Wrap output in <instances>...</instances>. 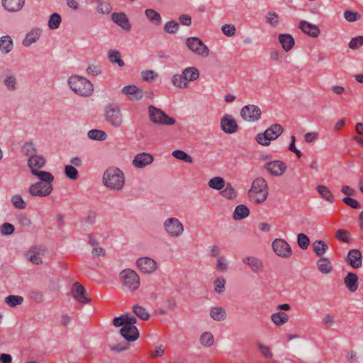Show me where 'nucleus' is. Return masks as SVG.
I'll list each match as a JSON object with an SVG mask.
<instances>
[{
    "label": "nucleus",
    "instance_id": "f257e3e1",
    "mask_svg": "<svg viewBox=\"0 0 363 363\" xmlns=\"http://www.w3.org/2000/svg\"><path fill=\"white\" fill-rule=\"evenodd\" d=\"M103 184L108 189L121 191L125 184L123 172L117 167H109L104 173Z\"/></svg>",
    "mask_w": 363,
    "mask_h": 363
},
{
    "label": "nucleus",
    "instance_id": "f03ea898",
    "mask_svg": "<svg viewBox=\"0 0 363 363\" xmlns=\"http://www.w3.org/2000/svg\"><path fill=\"white\" fill-rule=\"evenodd\" d=\"M68 84L74 93L82 96H91L94 91L92 83L80 76H71L68 79Z\"/></svg>",
    "mask_w": 363,
    "mask_h": 363
},
{
    "label": "nucleus",
    "instance_id": "7ed1b4c3",
    "mask_svg": "<svg viewBox=\"0 0 363 363\" xmlns=\"http://www.w3.org/2000/svg\"><path fill=\"white\" fill-rule=\"evenodd\" d=\"M104 116L106 122L115 128L121 127L124 123L121 108L116 103H110L104 106Z\"/></svg>",
    "mask_w": 363,
    "mask_h": 363
},
{
    "label": "nucleus",
    "instance_id": "20e7f679",
    "mask_svg": "<svg viewBox=\"0 0 363 363\" xmlns=\"http://www.w3.org/2000/svg\"><path fill=\"white\" fill-rule=\"evenodd\" d=\"M248 195L252 201L256 203L264 202L268 196L267 182L263 178L255 179L248 191Z\"/></svg>",
    "mask_w": 363,
    "mask_h": 363
},
{
    "label": "nucleus",
    "instance_id": "39448f33",
    "mask_svg": "<svg viewBox=\"0 0 363 363\" xmlns=\"http://www.w3.org/2000/svg\"><path fill=\"white\" fill-rule=\"evenodd\" d=\"M283 133V128L279 124H273L263 133H258L256 141L263 146H268L271 140H276Z\"/></svg>",
    "mask_w": 363,
    "mask_h": 363
},
{
    "label": "nucleus",
    "instance_id": "423d86ee",
    "mask_svg": "<svg viewBox=\"0 0 363 363\" xmlns=\"http://www.w3.org/2000/svg\"><path fill=\"white\" fill-rule=\"evenodd\" d=\"M120 279L123 286L130 291L137 290L140 286V277L133 269H125L120 272Z\"/></svg>",
    "mask_w": 363,
    "mask_h": 363
},
{
    "label": "nucleus",
    "instance_id": "0eeeda50",
    "mask_svg": "<svg viewBox=\"0 0 363 363\" xmlns=\"http://www.w3.org/2000/svg\"><path fill=\"white\" fill-rule=\"evenodd\" d=\"M148 112L150 120L155 124L172 125L176 123L174 118L169 116L160 108H156L152 105L148 107Z\"/></svg>",
    "mask_w": 363,
    "mask_h": 363
},
{
    "label": "nucleus",
    "instance_id": "6e6552de",
    "mask_svg": "<svg viewBox=\"0 0 363 363\" xmlns=\"http://www.w3.org/2000/svg\"><path fill=\"white\" fill-rule=\"evenodd\" d=\"M163 225L165 232L172 238L180 237L184 231L182 223L177 218H167L164 221Z\"/></svg>",
    "mask_w": 363,
    "mask_h": 363
},
{
    "label": "nucleus",
    "instance_id": "1a4fd4ad",
    "mask_svg": "<svg viewBox=\"0 0 363 363\" xmlns=\"http://www.w3.org/2000/svg\"><path fill=\"white\" fill-rule=\"evenodd\" d=\"M186 45L196 55L201 57H207L209 55L208 47L198 38H188L186 40Z\"/></svg>",
    "mask_w": 363,
    "mask_h": 363
},
{
    "label": "nucleus",
    "instance_id": "9d476101",
    "mask_svg": "<svg viewBox=\"0 0 363 363\" xmlns=\"http://www.w3.org/2000/svg\"><path fill=\"white\" fill-rule=\"evenodd\" d=\"M272 248L277 256L283 258H289L292 255V250L290 245L283 239H275L272 242Z\"/></svg>",
    "mask_w": 363,
    "mask_h": 363
},
{
    "label": "nucleus",
    "instance_id": "9b49d317",
    "mask_svg": "<svg viewBox=\"0 0 363 363\" xmlns=\"http://www.w3.org/2000/svg\"><path fill=\"white\" fill-rule=\"evenodd\" d=\"M261 109L256 105L250 104L242 107L240 111L242 118L247 121L255 122L261 116Z\"/></svg>",
    "mask_w": 363,
    "mask_h": 363
},
{
    "label": "nucleus",
    "instance_id": "f8f14e48",
    "mask_svg": "<svg viewBox=\"0 0 363 363\" xmlns=\"http://www.w3.org/2000/svg\"><path fill=\"white\" fill-rule=\"evenodd\" d=\"M52 190V184L36 182L30 185L28 192L33 196L45 197L50 195Z\"/></svg>",
    "mask_w": 363,
    "mask_h": 363
},
{
    "label": "nucleus",
    "instance_id": "ddd939ff",
    "mask_svg": "<svg viewBox=\"0 0 363 363\" xmlns=\"http://www.w3.org/2000/svg\"><path fill=\"white\" fill-rule=\"evenodd\" d=\"M136 265L140 272L144 274H151L157 269V262L153 259L147 257L138 258L136 261Z\"/></svg>",
    "mask_w": 363,
    "mask_h": 363
},
{
    "label": "nucleus",
    "instance_id": "4468645a",
    "mask_svg": "<svg viewBox=\"0 0 363 363\" xmlns=\"http://www.w3.org/2000/svg\"><path fill=\"white\" fill-rule=\"evenodd\" d=\"M264 168L273 176L280 177L284 174L286 170V165L280 160H274L267 162Z\"/></svg>",
    "mask_w": 363,
    "mask_h": 363
},
{
    "label": "nucleus",
    "instance_id": "2eb2a0df",
    "mask_svg": "<svg viewBox=\"0 0 363 363\" xmlns=\"http://www.w3.org/2000/svg\"><path fill=\"white\" fill-rule=\"evenodd\" d=\"M220 128L224 133L232 134L238 130V126L231 115L225 114L220 120Z\"/></svg>",
    "mask_w": 363,
    "mask_h": 363
},
{
    "label": "nucleus",
    "instance_id": "dca6fc26",
    "mask_svg": "<svg viewBox=\"0 0 363 363\" xmlns=\"http://www.w3.org/2000/svg\"><path fill=\"white\" fill-rule=\"evenodd\" d=\"M74 298L81 303H88L91 299L87 296L84 287L79 282H75L72 289Z\"/></svg>",
    "mask_w": 363,
    "mask_h": 363
},
{
    "label": "nucleus",
    "instance_id": "f3484780",
    "mask_svg": "<svg viewBox=\"0 0 363 363\" xmlns=\"http://www.w3.org/2000/svg\"><path fill=\"white\" fill-rule=\"evenodd\" d=\"M154 160L153 156L147 152H141L137 154L133 160V164L137 168H144L152 163Z\"/></svg>",
    "mask_w": 363,
    "mask_h": 363
},
{
    "label": "nucleus",
    "instance_id": "a211bd4d",
    "mask_svg": "<svg viewBox=\"0 0 363 363\" xmlns=\"http://www.w3.org/2000/svg\"><path fill=\"white\" fill-rule=\"evenodd\" d=\"M242 262L247 265L250 269L256 273H260L264 269V264L262 260L256 257L249 256L242 259Z\"/></svg>",
    "mask_w": 363,
    "mask_h": 363
},
{
    "label": "nucleus",
    "instance_id": "6ab92c4d",
    "mask_svg": "<svg viewBox=\"0 0 363 363\" xmlns=\"http://www.w3.org/2000/svg\"><path fill=\"white\" fill-rule=\"evenodd\" d=\"M125 315V321H126V325H123L120 330V333H125V332H128V330H132V332H135L134 337H129L130 340H137L139 337V331L136 326L134 325V324L136 323L137 319L133 316H130L128 314Z\"/></svg>",
    "mask_w": 363,
    "mask_h": 363
},
{
    "label": "nucleus",
    "instance_id": "aec40b11",
    "mask_svg": "<svg viewBox=\"0 0 363 363\" xmlns=\"http://www.w3.org/2000/svg\"><path fill=\"white\" fill-rule=\"evenodd\" d=\"M362 253L359 250L352 249L348 252L347 262L354 269H359L362 264Z\"/></svg>",
    "mask_w": 363,
    "mask_h": 363
},
{
    "label": "nucleus",
    "instance_id": "412c9836",
    "mask_svg": "<svg viewBox=\"0 0 363 363\" xmlns=\"http://www.w3.org/2000/svg\"><path fill=\"white\" fill-rule=\"evenodd\" d=\"M45 164V159L41 155H31L28 160V165L33 174L35 171H38Z\"/></svg>",
    "mask_w": 363,
    "mask_h": 363
},
{
    "label": "nucleus",
    "instance_id": "4be33fe9",
    "mask_svg": "<svg viewBox=\"0 0 363 363\" xmlns=\"http://www.w3.org/2000/svg\"><path fill=\"white\" fill-rule=\"evenodd\" d=\"M299 28L305 33L313 38H316L320 34V30L317 26L306 21L299 23Z\"/></svg>",
    "mask_w": 363,
    "mask_h": 363
},
{
    "label": "nucleus",
    "instance_id": "5701e85b",
    "mask_svg": "<svg viewBox=\"0 0 363 363\" xmlns=\"http://www.w3.org/2000/svg\"><path fill=\"white\" fill-rule=\"evenodd\" d=\"M112 21L125 30L130 29V23L126 15L123 13H113L111 15Z\"/></svg>",
    "mask_w": 363,
    "mask_h": 363
},
{
    "label": "nucleus",
    "instance_id": "b1692460",
    "mask_svg": "<svg viewBox=\"0 0 363 363\" xmlns=\"http://www.w3.org/2000/svg\"><path fill=\"white\" fill-rule=\"evenodd\" d=\"M25 4V0H2V6L9 12L20 11Z\"/></svg>",
    "mask_w": 363,
    "mask_h": 363
},
{
    "label": "nucleus",
    "instance_id": "393cba45",
    "mask_svg": "<svg viewBox=\"0 0 363 363\" xmlns=\"http://www.w3.org/2000/svg\"><path fill=\"white\" fill-rule=\"evenodd\" d=\"M344 284L350 292H354L358 289V277L354 272H348L344 278Z\"/></svg>",
    "mask_w": 363,
    "mask_h": 363
},
{
    "label": "nucleus",
    "instance_id": "a878e982",
    "mask_svg": "<svg viewBox=\"0 0 363 363\" xmlns=\"http://www.w3.org/2000/svg\"><path fill=\"white\" fill-rule=\"evenodd\" d=\"M3 84L6 89L9 91H15L18 88V82L14 74H6L4 79Z\"/></svg>",
    "mask_w": 363,
    "mask_h": 363
},
{
    "label": "nucleus",
    "instance_id": "bb28decb",
    "mask_svg": "<svg viewBox=\"0 0 363 363\" xmlns=\"http://www.w3.org/2000/svg\"><path fill=\"white\" fill-rule=\"evenodd\" d=\"M13 49V42L10 35H3L0 38V51L4 55H7Z\"/></svg>",
    "mask_w": 363,
    "mask_h": 363
},
{
    "label": "nucleus",
    "instance_id": "cd10ccee",
    "mask_svg": "<svg viewBox=\"0 0 363 363\" xmlns=\"http://www.w3.org/2000/svg\"><path fill=\"white\" fill-rule=\"evenodd\" d=\"M122 93L125 95L133 96L131 99L140 100L143 98V91L135 85L125 86L122 89Z\"/></svg>",
    "mask_w": 363,
    "mask_h": 363
},
{
    "label": "nucleus",
    "instance_id": "c85d7f7f",
    "mask_svg": "<svg viewBox=\"0 0 363 363\" xmlns=\"http://www.w3.org/2000/svg\"><path fill=\"white\" fill-rule=\"evenodd\" d=\"M40 34L41 31L38 28L31 30L26 34L23 39L22 42L23 45L25 47H29L39 39Z\"/></svg>",
    "mask_w": 363,
    "mask_h": 363
},
{
    "label": "nucleus",
    "instance_id": "c756f323",
    "mask_svg": "<svg viewBox=\"0 0 363 363\" xmlns=\"http://www.w3.org/2000/svg\"><path fill=\"white\" fill-rule=\"evenodd\" d=\"M279 40L282 48L286 52L291 50L295 44L294 38L289 34H280Z\"/></svg>",
    "mask_w": 363,
    "mask_h": 363
},
{
    "label": "nucleus",
    "instance_id": "7c9ffc66",
    "mask_svg": "<svg viewBox=\"0 0 363 363\" xmlns=\"http://www.w3.org/2000/svg\"><path fill=\"white\" fill-rule=\"evenodd\" d=\"M89 244L92 247L91 254L94 258L105 255V250L99 245V242L92 235H89Z\"/></svg>",
    "mask_w": 363,
    "mask_h": 363
},
{
    "label": "nucleus",
    "instance_id": "2f4dec72",
    "mask_svg": "<svg viewBox=\"0 0 363 363\" xmlns=\"http://www.w3.org/2000/svg\"><path fill=\"white\" fill-rule=\"evenodd\" d=\"M107 56L109 61L112 64H117L121 68L125 66L124 61L121 59V55L119 51L116 50H111L108 51Z\"/></svg>",
    "mask_w": 363,
    "mask_h": 363
},
{
    "label": "nucleus",
    "instance_id": "473e14b6",
    "mask_svg": "<svg viewBox=\"0 0 363 363\" xmlns=\"http://www.w3.org/2000/svg\"><path fill=\"white\" fill-rule=\"evenodd\" d=\"M250 214V210L245 205H238L235 207L233 218L235 220H242L247 217Z\"/></svg>",
    "mask_w": 363,
    "mask_h": 363
},
{
    "label": "nucleus",
    "instance_id": "72a5a7b5",
    "mask_svg": "<svg viewBox=\"0 0 363 363\" xmlns=\"http://www.w3.org/2000/svg\"><path fill=\"white\" fill-rule=\"evenodd\" d=\"M318 270L323 274H329L332 272L333 267L328 258L320 257L317 262Z\"/></svg>",
    "mask_w": 363,
    "mask_h": 363
},
{
    "label": "nucleus",
    "instance_id": "f704fd0d",
    "mask_svg": "<svg viewBox=\"0 0 363 363\" xmlns=\"http://www.w3.org/2000/svg\"><path fill=\"white\" fill-rule=\"evenodd\" d=\"M313 250L317 256H322L328 250V244L321 240H315L312 244Z\"/></svg>",
    "mask_w": 363,
    "mask_h": 363
},
{
    "label": "nucleus",
    "instance_id": "c9c22d12",
    "mask_svg": "<svg viewBox=\"0 0 363 363\" xmlns=\"http://www.w3.org/2000/svg\"><path fill=\"white\" fill-rule=\"evenodd\" d=\"M316 189L320 196L328 202L333 203L335 201L333 194L326 186L318 185Z\"/></svg>",
    "mask_w": 363,
    "mask_h": 363
},
{
    "label": "nucleus",
    "instance_id": "e433bc0d",
    "mask_svg": "<svg viewBox=\"0 0 363 363\" xmlns=\"http://www.w3.org/2000/svg\"><path fill=\"white\" fill-rule=\"evenodd\" d=\"M271 319L276 325L281 326L288 322L289 315L284 312H277L271 315Z\"/></svg>",
    "mask_w": 363,
    "mask_h": 363
},
{
    "label": "nucleus",
    "instance_id": "4c0bfd02",
    "mask_svg": "<svg viewBox=\"0 0 363 363\" xmlns=\"http://www.w3.org/2000/svg\"><path fill=\"white\" fill-rule=\"evenodd\" d=\"M184 79L186 82L194 81L199 77V70L194 67H189L183 70Z\"/></svg>",
    "mask_w": 363,
    "mask_h": 363
},
{
    "label": "nucleus",
    "instance_id": "58836bf2",
    "mask_svg": "<svg viewBox=\"0 0 363 363\" xmlns=\"http://www.w3.org/2000/svg\"><path fill=\"white\" fill-rule=\"evenodd\" d=\"M211 318L216 321H223L226 318V312L222 307H213L210 312Z\"/></svg>",
    "mask_w": 363,
    "mask_h": 363
},
{
    "label": "nucleus",
    "instance_id": "ea45409f",
    "mask_svg": "<svg viewBox=\"0 0 363 363\" xmlns=\"http://www.w3.org/2000/svg\"><path fill=\"white\" fill-rule=\"evenodd\" d=\"M145 14L151 23H152L157 26L161 24V22H162L161 16L155 10L152 9H147L145 11Z\"/></svg>",
    "mask_w": 363,
    "mask_h": 363
},
{
    "label": "nucleus",
    "instance_id": "a19ab883",
    "mask_svg": "<svg viewBox=\"0 0 363 363\" xmlns=\"http://www.w3.org/2000/svg\"><path fill=\"white\" fill-rule=\"evenodd\" d=\"M33 174L36 176L40 180V182H43L44 184H52L51 183L54 180L53 175L48 172L38 170L33 172Z\"/></svg>",
    "mask_w": 363,
    "mask_h": 363
},
{
    "label": "nucleus",
    "instance_id": "79ce46f5",
    "mask_svg": "<svg viewBox=\"0 0 363 363\" xmlns=\"http://www.w3.org/2000/svg\"><path fill=\"white\" fill-rule=\"evenodd\" d=\"M220 194L223 197L228 199H234L237 196L235 189L230 183L225 184L224 188L221 189Z\"/></svg>",
    "mask_w": 363,
    "mask_h": 363
},
{
    "label": "nucleus",
    "instance_id": "37998d69",
    "mask_svg": "<svg viewBox=\"0 0 363 363\" xmlns=\"http://www.w3.org/2000/svg\"><path fill=\"white\" fill-rule=\"evenodd\" d=\"M225 184V180L220 177H215L211 179L208 185L210 188L216 190H221L224 188Z\"/></svg>",
    "mask_w": 363,
    "mask_h": 363
},
{
    "label": "nucleus",
    "instance_id": "c03bdc74",
    "mask_svg": "<svg viewBox=\"0 0 363 363\" xmlns=\"http://www.w3.org/2000/svg\"><path fill=\"white\" fill-rule=\"evenodd\" d=\"M87 135L90 139L98 141H104L107 138V134L105 131L98 129L90 130Z\"/></svg>",
    "mask_w": 363,
    "mask_h": 363
},
{
    "label": "nucleus",
    "instance_id": "a18cd8bd",
    "mask_svg": "<svg viewBox=\"0 0 363 363\" xmlns=\"http://www.w3.org/2000/svg\"><path fill=\"white\" fill-rule=\"evenodd\" d=\"M133 312L142 320H147L150 318V314L146 308L138 304L133 306Z\"/></svg>",
    "mask_w": 363,
    "mask_h": 363
},
{
    "label": "nucleus",
    "instance_id": "49530a36",
    "mask_svg": "<svg viewBox=\"0 0 363 363\" xmlns=\"http://www.w3.org/2000/svg\"><path fill=\"white\" fill-rule=\"evenodd\" d=\"M200 343L206 347L212 346L214 343V337L210 332H204L200 337Z\"/></svg>",
    "mask_w": 363,
    "mask_h": 363
},
{
    "label": "nucleus",
    "instance_id": "de8ad7c7",
    "mask_svg": "<svg viewBox=\"0 0 363 363\" xmlns=\"http://www.w3.org/2000/svg\"><path fill=\"white\" fill-rule=\"evenodd\" d=\"M172 84L174 86L179 88V89H184L187 88L189 86L188 82L186 80L184 79V74H174L172 77Z\"/></svg>",
    "mask_w": 363,
    "mask_h": 363
},
{
    "label": "nucleus",
    "instance_id": "09e8293b",
    "mask_svg": "<svg viewBox=\"0 0 363 363\" xmlns=\"http://www.w3.org/2000/svg\"><path fill=\"white\" fill-rule=\"evenodd\" d=\"M61 22L62 18L60 15L55 13L50 16L48 25L50 29L55 30L60 27Z\"/></svg>",
    "mask_w": 363,
    "mask_h": 363
},
{
    "label": "nucleus",
    "instance_id": "8fccbe9b",
    "mask_svg": "<svg viewBox=\"0 0 363 363\" xmlns=\"http://www.w3.org/2000/svg\"><path fill=\"white\" fill-rule=\"evenodd\" d=\"M335 238L337 240L345 243H350L352 241L350 232L345 229L337 230L335 233Z\"/></svg>",
    "mask_w": 363,
    "mask_h": 363
},
{
    "label": "nucleus",
    "instance_id": "3c124183",
    "mask_svg": "<svg viewBox=\"0 0 363 363\" xmlns=\"http://www.w3.org/2000/svg\"><path fill=\"white\" fill-rule=\"evenodd\" d=\"M5 302L10 307H16L23 302V298L21 296L9 295L5 298Z\"/></svg>",
    "mask_w": 363,
    "mask_h": 363
},
{
    "label": "nucleus",
    "instance_id": "603ef678",
    "mask_svg": "<svg viewBox=\"0 0 363 363\" xmlns=\"http://www.w3.org/2000/svg\"><path fill=\"white\" fill-rule=\"evenodd\" d=\"M172 155L175 158H177L179 160L184 161L186 163H192L193 162V158L183 150H176L173 151Z\"/></svg>",
    "mask_w": 363,
    "mask_h": 363
},
{
    "label": "nucleus",
    "instance_id": "864d4df0",
    "mask_svg": "<svg viewBox=\"0 0 363 363\" xmlns=\"http://www.w3.org/2000/svg\"><path fill=\"white\" fill-rule=\"evenodd\" d=\"M11 202L16 208L23 210L26 207V202L23 199L22 196L19 194L13 195L11 197Z\"/></svg>",
    "mask_w": 363,
    "mask_h": 363
},
{
    "label": "nucleus",
    "instance_id": "5fc2aeb1",
    "mask_svg": "<svg viewBox=\"0 0 363 363\" xmlns=\"http://www.w3.org/2000/svg\"><path fill=\"white\" fill-rule=\"evenodd\" d=\"M297 243L300 248L306 250L310 245L309 238L304 233H299L297 236Z\"/></svg>",
    "mask_w": 363,
    "mask_h": 363
},
{
    "label": "nucleus",
    "instance_id": "6e6d98bb",
    "mask_svg": "<svg viewBox=\"0 0 363 363\" xmlns=\"http://www.w3.org/2000/svg\"><path fill=\"white\" fill-rule=\"evenodd\" d=\"M179 24L175 21H167L164 26V30L166 33L169 34H174L179 29Z\"/></svg>",
    "mask_w": 363,
    "mask_h": 363
},
{
    "label": "nucleus",
    "instance_id": "4d7b16f0",
    "mask_svg": "<svg viewBox=\"0 0 363 363\" xmlns=\"http://www.w3.org/2000/svg\"><path fill=\"white\" fill-rule=\"evenodd\" d=\"M225 279L223 277L216 278L213 281L214 290L218 294L224 292L225 286Z\"/></svg>",
    "mask_w": 363,
    "mask_h": 363
},
{
    "label": "nucleus",
    "instance_id": "13d9d810",
    "mask_svg": "<svg viewBox=\"0 0 363 363\" xmlns=\"http://www.w3.org/2000/svg\"><path fill=\"white\" fill-rule=\"evenodd\" d=\"M65 174L70 179L75 180L78 178L79 174L77 169L72 165H66L65 167Z\"/></svg>",
    "mask_w": 363,
    "mask_h": 363
},
{
    "label": "nucleus",
    "instance_id": "bf43d9fd",
    "mask_svg": "<svg viewBox=\"0 0 363 363\" xmlns=\"http://www.w3.org/2000/svg\"><path fill=\"white\" fill-rule=\"evenodd\" d=\"M223 33L228 37H233L235 35L236 28L233 24H225L221 27Z\"/></svg>",
    "mask_w": 363,
    "mask_h": 363
},
{
    "label": "nucleus",
    "instance_id": "052dcab7",
    "mask_svg": "<svg viewBox=\"0 0 363 363\" xmlns=\"http://www.w3.org/2000/svg\"><path fill=\"white\" fill-rule=\"evenodd\" d=\"M86 72L89 76L96 77L102 73V68L99 65H91L87 67Z\"/></svg>",
    "mask_w": 363,
    "mask_h": 363
},
{
    "label": "nucleus",
    "instance_id": "680f3d73",
    "mask_svg": "<svg viewBox=\"0 0 363 363\" xmlns=\"http://www.w3.org/2000/svg\"><path fill=\"white\" fill-rule=\"evenodd\" d=\"M142 78L145 82H152L157 74L153 70H145L141 73Z\"/></svg>",
    "mask_w": 363,
    "mask_h": 363
},
{
    "label": "nucleus",
    "instance_id": "e2e57ef3",
    "mask_svg": "<svg viewBox=\"0 0 363 363\" xmlns=\"http://www.w3.org/2000/svg\"><path fill=\"white\" fill-rule=\"evenodd\" d=\"M111 9L112 8L110 3L107 1H103L98 5L96 10L99 13L102 14H108L111 12Z\"/></svg>",
    "mask_w": 363,
    "mask_h": 363
},
{
    "label": "nucleus",
    "instance_id": "0e129e2a",
    "mask_svg": "<svg viewBox=\"0 0 363 363\" xmlns=\"http://www.w3.org/2000/svg\"><path fill=\"white\" fill-rule=\"evenodd\" d=\"M216 269L218 272H223L228 269V262L224 257L217 258Z\"/></svg>",
    "mask_w": 363,
    "mask_h": 363
},
{
    "label": "nucleus",
    "instance_id": "69168bd1",
    "mask_svg": "<svg viewBox=\"0 0 363 363\" xmlns=\"http://www.w3.org/2000/svg\"><path fill=\"white\" fill-rule=\"evenodd\" d=\"M14 226L9 223H5L0 227V232L4 235H10L14 232Z\"/></svg>",
    "mask_w": 363,
    "mask_h": 363
},
{
    "label": "nucleus",
    "instance_id": "338daca9",
    "mask_svg": "<svg viewBox=\"0 0 363 363\" xmlns=\"http://www.w3.org/2000/svg\"><path fill=\"white\" fill-rule=\"evenodd\" d=\"M267 22L272 26L276 27L279 24V16L276 12H270L267 16Z\"/></svg>",
    "mask_w": 363,
    "mask_h": 363
},
{
    "label": "nucleus",
    "instance_id": "774afa93",
    "mask_svg": "<svg viewBox=\"0 0 363 363\" xmlns=\"http://www.w3.org/2000/svg\"><path fill=\"white\" fill-rule=\"evenodd\" d=\"M362 45H363V36L353 38L349 43L350 48L353 50Z\"/></svg>",
    "mask_w": 363,
    "mask_h": 363
}]
</instances>
